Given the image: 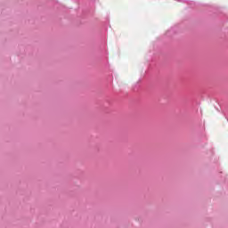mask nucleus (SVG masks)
<instances>
[{
    "label": "nucleus",
    "instance_id": "obj_1",
    "mask_svg": "<svg viewBox=\"0 0 228 228\" xmlns=\"http://www.w3.org/2000/svg\"><path fill=\"white\" fill-rule=\"evenodd\" d=\"M171 30H169L167 33H170Z\"/></svg>",
    "mask_w": 228,
    "mask_h": 228
}]
</instances>
